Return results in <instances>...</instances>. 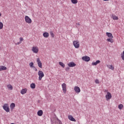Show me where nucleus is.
Returning <instances> with one entry per match:
<instances>
[{
  "mask_svg": "<svg viewBox=\"0 0 124 124\" xmlns=\"http://www.w3.org/2000/svg\"><path fill=\"white\" fill-rule=\"evenodd\" d=\"M50 35H51L52 37H54L55 36V35L53 32H50Z\"/></svg>",
  "mask_w": 124,
  "mask_h": 124,
  "instance_id": "obj_33",
  "label": "nucleus"
},
{
  "mask_svg": "<svg viewBox=\"0 0 124 124\" xmlns=\"http://www.w3.org/2000/svg\"><path fill=\"white\" fill-rule=\"evenodd\" d=\"M67 65L69 67H74L75 66H76V64L73 62L68 63Z\"/></svg>",
  "mask_w": 124,
  "mask_h": 124,
  "instance_id": "obj_10",
  "label": "nucleus"
},
{
  "mask_svg": "<svg viewBox=\"0 0 124 124\" xmlns=\"http://www.w3.org/2000/svg\"><path fill=\"white\" fill-rule=\"evenodd\" d=\"M10 108H11V110H13V109L15 108V104H14V103H13L11 104Z\"/></svg>",
  "mask_w": 124,
  "mask_h": 124,
  "instance_id": "obj_23",
  "label": "nucleus"
},
{
  "mask_svg": "<svg viewBox=\"0 0 124 124\" xmlns=\"http://www.w3.org/2000/svg\"><path fill=\"white\" fill-rule=\"evenodd\" d=\"M73 44L75 48L78 49L79 47H80V43H79V41L76 40L74 41L73 42Z\"/></svg>",
  "mask_w": 124,
  "mask_h": 124,
  "instance_id": "obj_2",
  "label": "nucleus"
},
{
  "mask_svg": "<svg viewBox=\"0 0 124 124\" xmlns=\"http://www.w3.org/2000/svg\"><path fill=\"white\" fill-rule=\"evenodd\" d=\"M82 60L84 61V62H90V60H91V59L90 58V57L84 56L82 57Z\"/></svg>",
  "mask_w": 124,
  "mask_h": 124,
  "instance_id": "obj_9",
  "label": "nucleus"
},
{
  "mask_svg": "<svg viewBox=\"0 0 124 124\" xmlns=\"http://www.w3.org/2000/svg\"><path fill=\"white\" fill-rule=\"evenodd\" d=\"M7 68L4 66H0V71H2V70H6Z\"/></svg>",
  "mask_w": 124,
  "mask_h": 124,
  "instance_id": "obj_17",
  "label": "nucleus"
},
{
  "mask_svg": "<svg viewBox=\"0 0 124 124\" xmlns=\"http://www.w3.org/2000/svg\"><path fill=\"white\" fill-rule=\"evenodd\" d=\"M95 83L96 84H99V80H98V79H96L95 80Z\"/></svg>",
  "mask_w": 124,
  "mask_h": 124,
  "instance_id": "obj_32",
  "label": "nucleus"
},
{
  "mask_svg": "<svg viewBox=\"0 0 124 124\" xmlns=\"http://www.w3.org/2000/svg\"><path fill=\"white\" fill-rule=\"evenodd\" d=\"M31 89H35V83H31L30 85Z\"/></svg>",
  "mask_w": 124,
  "mask_h": 124,
  "instance_id": "obj_25",
  "label": "nucleus"
},
{
  "mask_svg": "<svg viewBox=\"0 0 124 124\" xmlns=\"http://www.w3.org/2000/svg\"><path fill=\"white\" fill-rule=\"evenodd\" d=\"M3 109L7 112V113H8L9 111H10V109L9 108V106H8V104H4L3 106Z\"/></svg>",
  "mask_w": 124,
  "mask_h": 124,
  "instance_id": "obj_4",
  "label": "nucleus"
},
{
  "mask_svg": "<svg viewBox=\"0 0 124 124\" xmlns=\"http://www.w3.org/2000/svg\"><path fill=\"white\" fill-rule=\"evenodd\" d=\"M62 124L61 123V124Z\"/></svg>",
  "mask_w": 124,
  "mask_h": 124,
  "instance_id": "obj_40",
  "label": "nucleus"
},
{
  "mask_svg": "<svg viewBox=\"0 0 124 124\" xmlns=\"http://www.w3.org/2000/svg\"><path fill=\"white\" fill-rule=\"evenodd\" d=\"M111 18L113 20H119V17H118V16H116V15H112L111 16Z\"/></svg>",
  "mask_w": 124,
  "mask_h": 124,
  "instance_id": "obj_19",
  "label": "nucleus"
},
{
  "mask_svg": "<svg viewBox=\"0 0 124 124\" xmlns=\"http://www.w3.org/2000/svg\"><path fill=\"white\" fill-rule=\"evenodd\" d=\"M106 35L109 38H114V36H113V34H112L110 32H106Z\"/></svg>",
  "mask_w": 124,
  "mask_h": 124,
  "instance_id": "obj_15",
  "label": "nucleus"
},
{
  "mask_svg": "<svg viewBox=\"0 0 124 124\" xmlns=\"http://www.w3.org/2000/svg\"><path fill=\"white\" fill-rule=\"evenodd\" d=\"M1 16V14L0 13V17Z\"/></svg>",
  "mask_w": 124,
  "mask_h": 124,
  "instance_id": "obj_38",
  "label": "nucleus"
},
{
  "mask_svg": "<svg viewBox=\"0 0 124 124\" xmlns=\"http://www.w3.org/2000/svg\"><path fill=\"white\" fill-rule=\"evenodd\" d=\"M38 75L39 76V80L41 81L42 79V78L44 77V73L42 71H39L38 72Z\"/></svg>",
  "mask_w": 124,
  "mask_h": 124,
  "instance_id": "obj_3",
  "label": "nucleus"
},
{
  "mask_svg": "<svg viewBox=\"0 0 124 124\" xmlns=\"http://www.w3.org/2000/svg\"><path fill=\"white\" fill-rule=\"evenodd\" d=\"M31 51L34 54H37L39 51V49L38 48V47L33 46L31 48Z\"/></svg>",
  "mask_w": 124,
  "mask_h": 124,
  "instance_id": "obj_1",
  "label": "nucleus"
},
{
  "mask_svg": "<svg viewBox=\"0 0 124 124\" xmlns=\"http://www.w3.org/2000/svg\"><path fill=\"white\" fill-rule=\"evenodd\" d=\"M29 65H30V67H31V68H32V67H33V62H31L30 63Z\"/></svg>",
  "mask_w": 124,
  "mask_h": 124,
  "instance_id": "obj_30",
  "label": "nucleus"
},
{
  "mask_svg": "<svg viewBox=\"0 0 124 124\" xmlns=\"http://www.w3.org/2000/svg\"><path fill=\"white\" fill-rule=\"evenodd\" d=\"M98 63H100V61L97 60L96 62H93L92 65H97Z\"/></svg>",
  "mask_w": 124,
  "mask_h": 124,
  "instance_id": "obj_18",
  "label": "nucleus"
},
{
  "mask_svg": "<svg viewBox=\"0 0 124 124\" xmlns=\"http://www.w3.org/2000/svg\"><path fill=\"white\" fill-rule=\"evenodd\" d=\"M37 62L39 67H40V68H42V63L41 62V61H40V59L39 58L37 59Z\"/></svg>",
  "mask_w": 124,
  "mask_h": 124,
  "instance_id": "obj_8",
  "label": "nucleus"
},
{
  "mask_svg": "<svg viewBox=\"0 0 124 124\" xmlns=\"http://www.w3.org/2000/svg\"><path fill=\"white\" fill-rule=\"evenodd\" d=\"M62 87L63 93H66V91H67V89H66V87H67L66 84H65L64 83L62 84Z\"/></svg>",
  "mask_w": 124,
  "mask_h": 124,
  "instance_id": "obj_7",
  "label": "nucleus"
},
{
  "mask_svg": "<svg viewBox=\"0 0 124 124\" xmlns=\"http://www.w3.org/2000/svg\"><path fill=\"white\" fill-rule=\"evenodd\" d=\"M121 57L123 60V61H124V51H123V53L121 54Z\"/></svg>",
  "mask_w": 124,
  "mask_h": 124,
  "instance_id": "obj_28",
  "label": "nucleus"
},
{
  "mask_svg": "<svg viewBox=\"0 0 124 124\" xmlns=\"http://www.w3.org/2000/svg\"><path fill=\"white\" fill-rule=\"evenodd\" d=\"M74 90L77 93H79L81 92V90H80V88L78 86H75L74 88Z\"/></svg>",
  "mask_w": 124,
  "mask_h": 124,
  "instance_id": "obj_12",
  "label": "nucleus"
},
{
  "mask_svg": "<svg viewBox=\"0 0 124 124\" xmlns=\"http://www.w3.org/2000/svg\"><path fill=\"white\" fill-rule=\"evenodd\" d=\"M21 43H20V42H17L16 44V45H19V44H21Z\"/></svg>",
  "mask_w": 124,
  "mask_h": 124,
  "instance_id": "obj_35",
  "label": "nucleus"
},
{
  "mask_svg": "<svg viewBox=\"0 0 124 124\" xmlns=\"http://www.w3.org/2000/svg\"><path fill=\"white\" fill-rule=\"evenodd\" d=\"M104 1H108L109 0H103Z\"/></svg>",
  "mask_w": 124,
  "mask_h": 124,
  "instance_id": "obj_37",
  "label": "nucleus"
},
{
  "mask_svg": "<svg viewBox=\"0 0 124 124\" xmlns=\"http://www.w3.org/2000/svg\"><path fill=\"white\" fill-rule=\"evenodd\" d=\"M68 70H69V67H67L65 68V71H68Z\"/></svg>",
  "mask_w": 124,
  "mask_h": 124,
  "instance_id": "obj_34",
  "label": "nucleus"
},
{
  "mask_svg": "<svg viewBox=\"0 0 124 124\" xmlns=\"http://www.w3.org/2000/svg\"><path fill=\"white\" fill-rule=\"evenodd\" d=\"M68 118L70 121H71L72 122H76V120L73 118V116L72 115H68Z\"/></svg>",
  "mask_w": 124,
  "mask_h": 124,
  "instance_id": "obj_14",
  "label": "nucleus"
},
{
  "mask_svg": "<svg viewBox=\"0 0 124 124\" xmlns=\"http://www.w3.org/2000/svg\"><path fill=\"white\" fill-rule=\"evenodd\" d=\"M71 3H73V4H76V3H78V0H71Z\"/></svg>",
  "mask_w": 124,
  "mask_h": 124,
  "instance_id": "obj_24",
  "label": "nucleus"
},
{
  "mask_svg": "<svg viewBox=\"0 0 124 124\" xmlns=\"http://www.w3.org/2000/svg\"><path fill=\"white\" fill-rule=\"evenodd\" d=\"M107 67L110 70H115V67L113 65L108 64L107 65Z\"/></svg>",
  "mask_w": 124,
  "mask_h": 124,
  "instance_id": "obj_11",
  "label": "nucleus"
},
{
  "mask_svg": "<svg viewBox=\"0 0 124 124\" xmlns=\"http://www.w3.org/2000/svg\"><path fill=\"white\" fill-rule=\"evenodd\" d=\"M3 28V24H2L1 22H0V30H2Z\"/></svg>",
  "mask_w": 124,
  "mask_h": 124,
  "instance_id": "obj_29",
  "label": "nucleus"
},
{
  "mask_svg": "<svg viewBox=\"0 0 124 124\" xmlns=\"http://www.w3.org/2000/svg\"><path fill=\"white\" fill-rule=\"evenodd\" d=\"M22 41H24V39L22 37L19 38L20 43H22Z\"/></svg>",
  "mask_w": 124,
  "mask_h": 124,
  "instance_id": "obj_31",
  "label": "nucleus"
},
{
  "mask_svg": "<svg viewBox=\"0 0 124 124\" xmlns=\"http://www.w3.org/2000/svg\"><path fill=\"white\" fill-rule=\"evenodd\" d=\"M7 87L9 90H10L11 91H12V90H13V86H12L11 84L7 85Z\"/></svg>",
  "mask_w": 124,
  "mask_h": 124,
  "instance_id": "obj_20",
  "label": "nucleus"
},
{
  "mask_svg": "<svg viewBox=\"0 0 124 124\" xmlns=\"http://www.w3.org/2000/svg\"><path fill=\"white\" fill-rule=\"evenodd\" d=\"M107 41L108 42H110V43H114V40L112 38L107 39Z\"/></svg>",
  "mask_w": 124,
  "mask_h": 124,
  "instance_id": "obj_22",
  "label": "nucleus"
},
{
  "mask_svg": "<svg viewBox=\"0 0 124 124\" xmlns=\"http://www.w3.org/2000/svg\"><path fill=\"white\" fill-rule=\"evenodd\" d=\"M37 115L38 116H39V117H41L43 115V111L42 110H40L37 112Z\"/></svg>",
  "mask_w": 124,
  "mask_h": 124,
  "instance_id": "obj_16",
  "label": "nucleus"
},
{
  "mask_svg": "<svg viewBox=\"0 0 124 124\" xmlns=\"http://www.w3.org/2000/svg\"><path fill=\"white\" fill-rule=\"evenodd\" d=\"M27 92L28 89L27 88H25L21 90L20 93H21V94H25V93H27Z\"/></svg>",
  "mask_w": 124,
  "mask_h": 124,
  "instance_id": "obj_13",
  "label": "nucleus"
},
{
  "mask_svg": "<svg viewBox=\"0 0 124 124\" xmlns=\"http://www.w3.org/2000/svg\"><path fill=\"white\" fill-rule=\"evenodd\" d=\"M43 35L44 37H46V38H47V37H49V33L46 32L43 33Z\"/></svg>",
  "mask_w": 124,
  "mask_h": 124,
  "instance_id": "obj_21",
  "label": "nucleus"
},
{
  "mask_svg": "<svg viewBox=\"0 0 124 124\" xmlns=\"http://www.w3.org/2000/svg\"><path fill=\"white\" fill-rule=\"evenodd\" d=\"M77 26H80V23H77Z\"/></svg>",
  "mask_w": 124,
  "mask_h": 124,
  "instance_id": "obj_36",
  "label": "nucleus"
},
{
  "mask_svg": "<svg viewBox=\"0 0 124 124\" xmlns=\"http://www.w3.org/2000/svg\"><path fill=\"white\" fill-rule=\"evenodd\" d=\"M25 20L26 23H27V24H31V22H32L31 19V18H30L29 16H26L25 17Z\"/></svg>",
  "mask_w": 124,
  "mask_h": 124,
  "instance_id": "obj_5",
  "label": "nucleus"
},
{
  "mask_svg": "<svg viewBox=\"0 0 124 124\" xmlns=\"http://www.w3.org/2000/svg\"><path fill=\"white\" fill-rule=\"evenodd\" d=\"M59 64L60 65H61V66H62V67L64 68L65 65L64 64V63H62V62H59Z\"/></svg>",
  "mask_w": 124,
  "mask_h": 124,
  "instance_id": "obj_26",
  "label": "nucleus"
},
{
  "mask_svg": "<svg viewBox=\"0 0 124 124\" xmlns=\"http://www.w3.org/2000/svg\"><path fill=\"white\" fill-rule=\"evenodd\" d=\"M118 108L119 109H120V110H122V109H123V108H124V105H123V104H120L118 106Z\"/></svg>",
  "mask_w": 124,
  "mask_h": 124,
  "instance_id": "obj_27",
  "label": "nucleus"
},
{
  "mask_svg": "<svg viewBox=\"0 0 124 124\" xmlns=\"http://www.w3.org/2000/svg\"><path fill=\"white\" fill-rule=\"evenodd\" d=\"M35 71H37V69H35Z\"/></svg>",
  "mask_w": 124,
  "mask_h": 124,
  "instance_id": "obj_39",
  "label": "nucleus"
},
{
  "mask_svg": "<svg viewBox=\"0 0 124 124\" xmlns=\"http://www.w3.org/2000/svg\"><path fill=\"white\" fill-rule=\"evenodd\" d=\"M112 98V94L110 92H107V94L106 95V99L107 101H108L109 99Z\"/></svg>",
  "mask_w": 124,
  "mask_h": 124,
  "instance_id": "obj_6",
  "label": "nucleus"
}]
</instances>
